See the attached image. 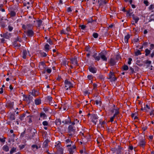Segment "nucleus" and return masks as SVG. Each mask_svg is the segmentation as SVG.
I'll list each match as a JSON object with an SVG mask.
<instances>
[{
  "instance_id": "54",
  "label": "nucleus",
  "mask_w": 154,
  "mask_h": 154,
  "mask_svg": "<svg viewBox=\"0 0 154 154\" xmlns=\"http://www.w3.org/2000/svg\"><path fill=\"white\" fill-rule=\"evenodd\" d=\"M112 151L113 152V153H115L117 150V148H112L111 149Z\"/></svg>"
},
{
  "instance_id": "10",
  "label": "nucleus",
  "mask_w": 154,
  "mask_h": 154,
  "mask_svg": "<svg viewBox=\"0 0 154 154\" xmlns=\"http://www.w3.org/2000/svg\"><path fill=\"white\" fill-rule=\"evenodd\" d=\"M11 33H9L8 32H6V33H4L2 35H1V36L6 39H8L11 37Z\"/></svg>"
},
{
  "instance_id": "40",
  "label": "nucleus",
  "mask_w": 154,
  "mask_h": 154,
  "mask_svg": "<svg viewBox=\"0 0 154 154\" xmlns=\"http://www.w3.org/2000/svg\"><path fill=\"white\" fill-rule=\"evenodd\" d=\"M10 118L11 120H15V118L14 115L11 114L10 116Z\"/></svg>"
},
{
  "instance_id": "21",
  "label": "nucleus",
  "mask_w": 154,
  "mask_h": 154,
  "mask_svg": "<svg viewBox=\"0 0 154 154\" xmlns=\"http://www.w3.org/2000/svg\"><path fill=\"white\" fill-rule=\"evenodd\" d=\"M130 35L128 34L125 37V42L126 43H127L128 42V40L129 38H130Z\"/></svg>"
},
{
  "instance_id": "62",
  "label": "nucleus",
  "mask_w": 154,
  "mask_h": 154,
  "mask_svg": "<svg viewBox=\"0 0 154 154\" xmlns=\"http://www.w3.org/2000/svg\"><path fill=\"white\" fill-rule=\"evenodd\" d=\"M119 113L118 109H115V113L116 115H117Z\"/></svg>"
},
{
  "instance_id": "23",
  "label": "nucleus",
  "mask_w": 154,
  "mask_h": 154,
  "mask_svg": "<svg viewBox=\"0 0 154 154\" xmlns=\"http://www.w3.org/2000/svg\"><path fill=\"white\" fill-rule=\"evenodd\" d=\"M2 149L5 152H8L9 150V147L7 145H4L2 147Z\"/></svg>"
},
{
  "instance_id": "8",
  "label": "nucleus",
  "mask_w": 154,
  "mask_h": 154,
  "mask_svg": "<svg viewBox=\"0 0 154 154\" xmlns=\"http://www.w3.org/2000/svg\"><path fill=\"white\" fill-rule=\"evenodd\" d=\"M25 32L26 35L29 37H32L34 35V32L31 29H28L26 31H25Z\"/></svg>"
},
{
  "instance_id": "36",
  "label": "nucleus",
  "mask_w": 154,
  "mask_h": 154,
  "mask_svg": "<svg viewBox=\"0 0 154 154\" xmlns=\"http://www.w3.org/2000/svg\"><path fill=\"white\" fill-rule=\"evenodd\" d=\"M47 42L49 43L50 45H52L53 44V42L51 39L50 38L48 39L47 40Z\"/></svg>"
},
{
  "instance_id": "20",
  "label": "nucleus",
  "mask_w": 154,
  "mask_h": 154,
  "mask_svg": "<svg viewBox=\"0 0 154 154\" xmlns=\"http://www.w3.org/2000/svg\"><path fill=\"white\" fill-rule=\"evenodd\" d=\"M122 148V147L119 146L118 148H117V150L116 151V154H121V152Z\"/></svg>"
},
{
  "instance_id": "9",
  "label": "nucleus",
  "mask_w": 154,
  "mask_h": 154,
  "mask_svg": "<svg viewBox=\"0 0 154 154\" xmlns=\"http://www.w3.org/2000/svg\"><path fill=\"white\" fill-rule=\"evenodd\" d=\"M31 94L33 96L35 97L39 95V92L37 90L33 89L32 90Z\"/></svg>"
},
{
  "instance_id": "61",
  "label": "nucleus",
  "mask_w": 154,
  "mask_h": 154,
  "mask_svg": "<svg viewBox=\"0 0 154 154\" xmlns=\"http://www.w3.org/2000/svg\"><path fill=\"white\" fill-rule=\"evenodd\" d=\"M39 65L42 66H44L45 65V63L43 62H41L40 63Z\"/></svg>"
},
{
  "instance_id": "17",
  "label": "nucleus",
  "mask_w": 154,
  "mask_h": 154,
  "mask_svg": "<svg viewBox=\"0 0 154 154\" xmlns=\"http://www.w3.org/2000/svg\"><path fill=\"white\" fill-rule=\"evenodd\" d=\"M109 62L110 65L111 66H114L116 63V62L115 59L112 58L110 59Z\"/></svg>"
},
{
  "instance_id": "38",
  "label": "nucleus",
  "mask_w": 154,
  "mask_h": 154,
  "mask_svg": "<svg viewBox=\"0 0 154 154\" xmlns=\"http://www.w3.org/2000/svg\"><path fill=\"white\" fill-rule=\"evenodd\" d=\"M29 26V25H28L27 26H26L25 25H23L22 26V28L23 29L26 30L28 29V26Z\"/></svg>"
},
{
  "instance_id": "51",
  "label": "nucleus",
  "mask_w": 154,
  "mask_h": 154,
  "mask_svg": "<svg viewBox=\"0 0 154 154\" xmlns=\"http://www.w3.org/2000/svg\"><path fill=\"white\" fill-rule=\"evenodd\" d=\"M5 138L4 137L3 138H0V141L2 143H4L5 142Z\"/></svg>"
},
{
  "instance_id": "27",
  "label": "nucleus",
  "mask_w": 154,
  "mask_h": 154,
  "mask_svg": "<svg viewBox=\"0 0 154 154\" xmlns=\"http://www.w3.org/2000/svg\"><path fill=\"white\" fill-rule=\"evenodd\" d=\"M49 47L50 46L48 44H47L45 45V51L48 52L49 51L50 49Z\"/></svg>"
},
{
  "instance_id": "46",
  "label": "nucleus",
  "mask_w": 154,
  "mask_h": 154,
  "mask_svg": "<svg viewBox=\"0 0 154 154\" xmlns=\"http://www.w3.org/2000/svg\"><path fill=\"white\" fill-rule=\"evenodd\" d=\"M106 123V122L105 121H103L102 122H101L100 121V124L101 125V126L104 127V125Z\"/></svg>"
},
{
  "instance_id": "39",
  "label": "nucleus",
  "mask_w": 154,
  "mask_h": 154,
  "mask_svg": "<svg viewBox=\"0 0 154 154\" xmlns=\"http://www.w3.org/2000/svg\"><path fill=\"white\" fill-rule=\"evenodd\" d=\"M56 122L57 124L60 125L61 124V121L60 119H58L56 120Z\"/></svg>"
},
{
  "instance_id": "60",
  "label": "nucleus",
  "mask_w": 154,
  "mask_h": 154,
  "mask_svg": "<svg viewBox=\"0 0 154 154\" xmlns=\"http://www.w3.org/2000/svg\"><path fill=\"white\" fill-rule=\"evenodd\" d=\"M46 71L47 73H50L51 72V69H48L46 70Z\"/></svg>"
},
{
  "instance_id": "55",
  "label": "nucleus",
  "mask_w": 154,
  "mask_h": 154,
  "mask_svg": "<svg viewBox=\"0 0 154 154\" xmlns=\"http://www.w3.org/2000/svg\"><path fill=\"white\" fill-rule=\"evenodd\" d=\"M80 27L81 28V29H84L86 28V26L84 25H80Z\"/></svg>"
},
{
  "instance_id": "33",
  "label": "nucleus",
  "mask_w": 154,
  "mask_h": 154,
  "mask_svg": "<svg viewBox=\"0 0 154 154\" xmlns=\"http://www.w3.org/2000/svg\"><path fill=\"white\" fill-rule=\"evenodd\" d=\"M61 34H68L66 30L65 29H62L61 31Z\"/></svg>"
},
{
  "instance_id": "1",
  "label": "nucleus",
  "mask_w": 154,
  "mask_h": 154,
  "mask_svg": "<svg viewBox=\"0 0 154 154\" xmlns=\"http://www.w3.org/2000/svg\"><path fill=\"white\" fill-rule=\"evenodd\" d=\"M95 60L97 61H99L100 58L103 61H107V58L104 54L102 52L97 54V53H95L92 56Z\"/></svg>"
},
{
  "instance_id": "5",
  "label": "nucleus",
  "mask_w": 154,
  "mask_h": 154,
  "mask_svg": "<svg viewBox=\"0 0 154 154\" xmlns=\"http://www.w3.org/2000/svg\"><path fill=\"white\" fill-rule=\"evenodd\" d=\"M30 131L31 132L32 131H33L32 133V135H30L29 137H27V138H26L27 140H31L32 138H33L34 137V136L35 135V133H36V131L35 130V129H33V130L30 129Z\"/></svg>"
},
{
  "instance_id": "48",
  "label": "nucleus",
  "mask_w": 154,
  "mask_h": 154,
  "mask_svg": "<svg viewBox=\"0 0 154 154\" xmlns=\"http://www.w3.org/2000/svg\"><path fill=\"white\" fill-rule=\"evenodd\" d=\"M19 148L21 150L23 149L25 147V145H20L19 146Z\"/></svg>"
},
{
  "instance_id": "44",
  "label": "nucleus",
  "mask_w": 154,
  "mask_h": 154,
  "mask_svg": "<svg viewBox=\"0 0 154 154\" xmlns=\"http://www.w3.org/2000/svg\"><path fill=\"white\" fill-rule=\"evenodd\" d=\"M33 98V97L31 96L30 95H29L28 97V99L29 101H32Z\"/></svg>"
},
{
  "instance_id": "45",
  "label": "nucleus",
  "mask_w": 154,
  "mask_h": 154,
  "mask_svg": "<svg viewBox=\"0 0 154 154\" xmlns=\"http://www.w3.org/2000/svg\"><path fill=\"white\" fill-rule=\"evenodd\" d=\"M15 41H17V42H21L22 40L20 38L18 37L17 38H16L15 40Z\"/></svg>"
},
{
  "instance_id": "28",
  "label": "nucleus",
  "mask_w": 154,
  "mask_h": 154,
  "mask_svg": "<svg viewBox=\"0 0 154 154\" xmlns=\"http://www.w3.org/2000/svg\"><path fill=\"white\" fill-rule=\"evenodd\" d=\"M16 148L15 147H12L10 151V154H12L14 152H16Z\"/></svg>"
},
{
  "instance_id": "13",
  "label": "nucleus",
  "mask_w": 154,
  "mask_h": 154,
  "mask_svg": "<svg viewBox=\"0 0 154 154\" xmlns=\"http://www.w3.org/2000/svg\"><path fill=\"white\" fill-rule=\"evenodd\" d=\"M13 106L14 102H11L10 101H8L6 104V106L10 108H13Z\"/></svg>"
},
{
  "instance_id": "35",
  "label": "nucleus",
  "mask_w": 154,
  "mask_h": 154,
  "mask_svg": "<svg viewBox=\"0 0 154 154\" xmlns=\"http://www.w3.org/2000/svg\"><path fill=\"white\" fill-rule=\"evenodd\" d=\"M123 69L124 70H127L128 69V66L125 65L123 66Z\"/></svg>"
},
{
  "instance_id": "56",
  "label": "nucleus",
  "mask_w": 154,
  "mask_h": 154,
  "mask_svg": "<svg viewBox=\"0 0 154 154\" xmlns=\"http://www.w3.org/2000/svg\"><path fill=\"white\" fill-rule=\"evenodd\" d=\"M154 48V45L153 44H151L150 45V49L152 50Z\"/></svg>"
},
{
  "instance_id": "14",
  "label": "nucleus",
  "mask_w": 154,
  "mask_h": 154,
  "mask_svg": "<svg viewBox=\"0 0 154 154\" xmlns=\"http://www.w3.org/2000/svg\"><path fill=\"white\" fill-rule=\"evenodd\" d=\"M34 22H36L37 23V27H40L42 24V21L41 20H36L35 21H34Z\"/></svg>"
},
{
  "instance_id": "49",
  "label": "nucleus",
  "mask_w": 154,
  "mask_h": 154,
  "mask_svg": "<svg viewBox=\"0 0 154 154\" xmlns=\"http://www.w3.org/2000/svg\"><path fill=\"white\" fill-rule=\"evenodd\" d=\"M153 8H154V5H151L149 7V10L151 11H152Z\"/></svg>"
},
{
  "instance_id": "7",
  "label": "nucleus",
  "mask_w": 154,
  "mask_h": 154,
  "mask_svg": "<svg viewBox=\"0 0 154 154\" xmlns=\"http://www.w3.org/2000/svg\"><path fill=\"white\" fill-rule=\"evenodd\" d=\"M109 79H110L112 81H115L117 80V78L115 77L114 73L112 72H110L109 74Z\"/></svg>"
},
{
  "instance_id": "16",
  "label": "nucleus",
  "mask_w": 154,
  "mask_h": 154,
  "mask_svg": "<svg viewBox=\"0 0 154 154\" xmlns=\"http://www.w3.org/2000/svg\"><path fill=\"white\" fill-rule=\"evenodd\" d=\"M28 54H29V52L26 50H23V58L24 59H26V56Z\"/></svg>"
},
{
  "instance_id": "15",
  "label": "nucleus",
  "mask_w": 154,
  "mask_h": 154,
  "mask_svg": "<svg viewBox=\"0 0 154 154\" xmlns=\"http://www.w3.org/2000/svg\"><path fill=\"white\" fill-rule=\"evenodd\" d=\"M145 143L146 142L145 141V140L143 139H142L140 140L139 144L142 147H144V146L145 145Z\"/></svg>"
},
{
  "instance_id": "63",
  "label": "nucleus",
  "mask_w": 154,
  "mask_h": 154,
  "mask_svg": "<svg viewBox=\"0 0 154 154\" xmlns=\"http://www.w3.org/2000/svg\"><path fill=\"white\" fill-rule=\"evenodd\" d=\"M67 11L68 12H71L72 11V10L70 7H69V8H67Z\"/></svg>"
},
{
  "instance_id": "42",
  "label": "nucleus",
  "mask_w": 154,
  "mask_h": 154,
  "mask_svg": "<svg viewBox=\"0 0 154 154\" xmlns=\"http://www.w3.org/2000/svg\"><path fill=\"white\" fill-rule=\"evenodd\" d=\"M42 124L44 126H47L48 125V122L46 121H44L42 122Z\"/></svg>"
},
{
  "instance_id": "47",
  "label": "nucleus",
  "mask_w": 154,
  "mask_h": 154,
  "mask_svg": "<svg viewBox=\"0 0 154 154\" xmlns=\"http://www.w3.org/2000/svg\"><path fill=\"white\" fill-rule=\"evenodd\" d=\"M8 30L9 31H11L13 29V27L11 26L10 25H9L8 27Z\"/></svg>"
},
{
  "instance_id": "30",
  "label": "nucleus",
  "mask_w": 154,
  "mask_h": 154,
  "mask_svg": "<svg viewBox=\"0 0 154 154\" xmlns=\"http://www.w3.org/2000/svg\"><path fill=\"white\" fill-rule=\"evenodd\" d=\"M141 53L140 51L139 50H137V51L135 52V56H137L141 55Z\"/></svg>"
},
{
  "instance_id": "43",
  "label": "nucleus",
  "mask_w": 154,
  "mask_h": 154,
  "mask_svg": "<svg viewBox=\"0 0 154 154\" xmlns=\"http://www.w3.org/2000/svg\"><path fill=\"white\" fill-rule=\"evenodd\" d=\"M93 36L95 38H97L98 37V35L97 33H94L93 34Z\"/></svg>"
},
{
  "instance_id": "58",
  "label": "nucleus",
  "mask_w": 154,
  "mask_h": 154,
  "mask_svg": "<svg viewBox=\"0 0 154 154\" xmlns=\"http://www.w3.org/2000/svg\"><path fill=\"white\" fill-rule=\"evenodd\" d=\"M32 148H36V149H38V146L36 145H32Z\"/></svg>"
},
{
  "instance_id": "50",
  "label": "nucleus",
  "mask_w": 154,
  "mask_h": 154,
  "mask_svg": "<svg viewBox=\"0 0 154 154\" xmlns=\"http://www.w3.org/2000/svg\"><path fill=\"white\" fill-rule=\"evenodd\" d=\"M130 70L131 71V74H133L134 73V69L133 68H132L131 67H130Z\"/></svg>"
},
{
  "instance_id": "11",
  "label": "nucleus",
  "mask_w": 154,
  "mask_h": 154,
  "mask_svg": "<svg viewBox=\"0 0 154 154\" xmlns=\"http://www.w3.org/2000/svg\"><path fill=\"white\" fill-rule=\"evenodd\" d=\"M98 3L99 5V7L103 5L106 3L105 0H98Z\"/></svg>"
},
{
  "instance_id": "2",
  "label": "nucleus",
  "mask_w": 154,
  "mask_h": 154,
  "mask_svg": "<svg viewBox=\"0 0 154 154\" xmlns=\"http://www.w3.org/2000/svg\"><path fill=\"white\" fill-rule=\"evenodd\" d=\"M68 133L69 134L70 136H72L75 133V130L73 128V127L72 125H70L68 128Z\"/></svg>"
},
{
  "instance_id": "26",
  "label": "nucleus",
  "mask_w": 154,
  "mask_h": 154,
  "mask_svg": "<svg viewBox=\"0 0 154 154\" xmlns=\"http://www.w3.org/2000/svg\"><path fill=\"white\" fill-rule=\"evenodd\" d=\"M62 123L64 124H70L71 123L70 119L69 118L68 120H65L64 121H62Z\"/></svg>"
},
{
  "instance_id": "6",
  "label": "nucleus",
  "mask_w": 154,
  "mask_h": 154,
  "mask_svg": "<svg viewBox=\"0 0 154 154\" xmlns=\"http://www.w3.org/2000/svg\"><path fill=\"white\" fill-rule=\"evenodd\" d=\"M70 60L71 61V63L76 66L78 65V63L77 59L76 57H74L70 59Z\"/></svg>"
},
{
  "instance_id": "64",
  "label": "nucleus",
  "mask_w": 154,
  "mask_h": 154,
  "mask_svg": "<svg viewBox=\"0 0 154 154\" xmlns=\"http://www.w3.org/2000/svg\"><path fill=\"white\" fill-rule=\"evenodd\" d=\"M74 122L78 124L79 123V120H78L77 119H74Z\"/></svg>"
},
{
  "instance_id": "59",
  "label": "nucleus",
  "mask_w": 154,
  "mask_h": 154,
  "mask_svg": "<svg viewBox=\"0 0 154 154\" xmlns=\"http://www.w3.org/2000/svg\"><path fill=\"white\" fill-rule=\"evenodd\" d=\"M94 21V20H93L92 19H89L88 21V23H92Z\"/></svg>"
},
{
  "instance_id": "25",
  "label": "nucleus",
  "mask_w": 154,
  "mask_h": 154,
  "mask_svg": "<svg viewBox=\"0 0 154 154\" xmlns=\"http://www.w3.org/2000/svg\"><path fill=\"white\" fill-rule=\"evenodd\" d=\"M49 141L48 140H46L43 143V146L44 147H46L48 146V143Z\"/></svg>"
},
{
  "instance_id": "32",
  "label": "nucleus",
  "mask_w": 154,
  "mask_h": 154,
  "mask_svg": "<svg viewBox=\"0 0 154 154\" xmlns=\"http://www.w3.org/2000/svg\"><path fill=\"white\" fill-rule=\"evenodd\" d=\"M25 115L26 114L25 113L22 114L20 117V119L21 121L25 117Z\"/></svg>"
},
{
  "instance_id": "24",
  "label": "nucleus",
  "mask_w": 154,
  "mask_h": 154,
  "mask_svg": "<svg viewBox=\"0 0 154 154\" xmlns=\"http://www.w3.org/2000/svg\"><path fill=\"white\" fill-rule=\"evenodd\" d=\"M40 117L45 119L46 118L47 116L45 113L42 112L40 113Z\"/></svg>"
},
{
  "instance_id": "12",
  "label": "nucleus",
  "mask_w": 154,
  "mask_h": 154,
  "mask_svg": "<svg viewBox=\"0 0 154 154\" xmlns=\"http://www.w3.org/2000/svg\"><path fill=\"white\" fill-rule=\"evenodd\" d=\"M89 70L90 72L93 73H96L97 71V69L96 68L91 66H90L89 67Z\"/></svg>"
},
{
  "instance_id": "37",
  "label": "nucleus",
  "mask_w": 154,
  "mask_h": 154,
  "mask_svg": "<svg viewBox=\"0 0 154 154\" xmlns=\"http://www.w3.org/2000/svg\"><path fill=\"white\" fill-rule=\"evenodd\" d=\"M52 97L50 96H48L47 98V100L49 101V102L52 101Z\"/></svg>"
},
{
  "instance_id": "4",
  "label": "nucleus",
  "mask_w": 154,
  "mask_h": 154,
  "mask_svg": "<svg viewBox=\"0 0 154 154\" xmlns=\"http://www.w3.org/2000/svg\"><path fill=\"white\" fill-rule=\"evenodd\" d=\"M91 121L93 122L95 125L96 124L97 122V119H98V117L97 115L95 114H91Z\"/></svg>"
},
{
  "instance_id": "29",
  "label": "nucleus",
  "mask_w": 154,
  "mask_h": 154,
  "mask_svg": "<svg viewBox=\"0 0 154 154\" xmlns=\"http://www.w3.org/2000/svg\"><path fill=\"white\" fill-rule=\"evenodd\" d=\"M145 56H147L150 53V50H149L148 48H147L145 49Z\"/></svg>"
},
{
  "instance_id": "3",
  "label": "nucleus",
  "mask_w": 154,
  "mask_h": 154,
  "mask_svg": "<svg viewBox=\"0 0 154 154\" xmlns=\"http://www.w3.org/2000/svg\"><path fill=\"white\" fill-rule=\"evenodd\" d=\"M64 83L65 84V88L66 90H68L69 88H71L73 87L72 84L69 81L67 80L65 81Z\"/></svg>"
},
{
  "instance_id": "52",
  "label": "nucleus",
  "mask_w": 154,
  "mask_h": 154,
  "mask_svg": "<svg viewBox=\"0 0 154 154\" xmlns=\"http://www.w3.org/2000/svg\"><path fill=\"white\" fill-rule=\"evenodd\" d=\"M25 133H26V131H24L22 133H21L20 136V137L22 138L24 136V134H25Z\"/></svg>"
},
{
  "instance_id": "22",
  "label": "nucleus",
  "mask_w": 154,
  "mask_h": 154,
  "mask_svg": "<svg viewBox=\"0 0 154 154\" xmlns=\"http://www.w3.org/2000/svg\"><path fill=\"white\" fill-rule=\"evenodd\" d=\"M13 45L17 48H19L20 46V44L17 43V41H14Z\"/></svg>"
},
{
  "instance_id": "53",
  "label": "nucleus",
  "mask_w": 154,
  "mask_h": 154,
  "mask_svg": "<svg viewBox=\"0 0 154 154\" xmlns=\"http://www.w3.org/2000/svg\"><path fill=\"white\" fill-rule=\"evenodd\" d=\"M143 3L146 6H148L149 5V2L147 1L144 0Z\"/></svg>"
},
{
  "instance_id": "19",
  "label": "nucleus",
  "mask_w": 154,
  "mask_h": 154,
  "mask_svg": "<svg viewBox=\"0 0 154 154\" xmlns=\"http://www.w3.org/2000/svg\"><path fill=\"white\" fill-rule=\"evenodd\" d=\"M35 103L36 105H39L41 103V100L40 99L37 98L35 100Z\"/></svg>"
},
{
  "instance_id": "18",
  "label": "nucleus",
  "mask_w": 154,
  "mask_h": 154,
  "mask_svg": "<svg viewBox=\"0 0 154 154\" xmlns=\"http://www.w3.org/2000/svg\"><path fill=\"white\" fill-rule=\"evenodd\" d=\"M133 19L135 20V23H137L139 20V18L137 16H135L134 14L132 15Z\"/></svg>"
},
{
  "instance_id": "31",
  "label": "nucleus",
  "mask_w": 154,
  "mask_h": 154,
  "mask_svg": "<svg viewBox=\"0 0 154 154\" xmlns=\"http://www.w3.org/2000/svg\"><path fill=\"white\" fill-rule=\"evenodd\" d=\"M10 14L11 17H13L16 15V14L14 11H12L11 12Z\"/></svg>"
},
{
  "instance_id": "41",
  "label": "nucleus",
  "mask_w": 154,
  "mask_h": 154,
  "mask_svg": "<svg viewBox=\"0 0 154 154\" xmlns=\"http://www.w3.org/2000/svg\"><path fill=\"white\" fill-rule=\"evenodd\" d=\"M132 11L131 10H129L128 11H127V13L129 16H131L132 14V12H131V11Z\"/></svg>"
},
{
  "instance_id": "34",
  "label": "nucleus",
  "mask_w": 154,
  "mask_h": 154,
  "mask_svg": "<svg viewBox=\"0 0 154 154\" xmlns=\"http://www.w3.org/2000/svg\"><path fill=\"white\" fill-rule=\"evenodd\" d=\"M40 54H41V55L43 57H45L47 55V54L43 52H40Z\"/></svg>"
},
{
  "instance_id": "57",
  "label": "nucleus",
  "mask_w": 154,
  "mask_h": 154,
  "mask_svg": "<svg viewBox=\"0 0 154 154\" xmlns=\"http://www.w3.org/2000/svg\"><path fill=\"white\" fill-rule=\"evenodd\" d=\"M132 60V59L131 58H129L128 59V64H131V61Z\"/></svg>"
}]
</instances>
